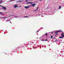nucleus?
Listing matches in <instances>:
<instances>
[{
	"instance_id": "obj_21",
	"label": "nucleus",
	"mask_w": 64,
	"mask_h": 64,
	"mask_svg": "<svg viewBox=\"0 0 64 64\" xmlns=\"http://www.w3.org/2000/svg\"><path fill=\"white\" fill-rule=\"evenodd\" d=\"M2 1V0H1V2H0V3H1V2Z\"/></svg>"
},
{
	"instance_id": "obj_25",
	"label": "nucleus",
	"mask_w": 64,
	"mask_h": 64,
	"mask_svg": "<svg viewBox=\"0 0 64 64\" xmlns=\"http://www.w3.org/2000/svg\"><path fill=\"white\" fill-rule=\"evenodd\" d=\"M42 41H44V40H42Z\"/></svg>"
},
{
	"instance_id": "obj_19",
	"label": "nucleus",
	"mask_w": 64,
	"mask_h": 64,
	"mask_svg": "<svg viewBox=\"0 0 64 64\" xmlns=\"http://www.w3.org/2000/svg\"><path fill=\"white\" fill-rule=\"evenodd\" d=\"M13 16V15H11L10 16Z\"/></svg>"
},
{
	"instance_id": "obj_15",
	"label": "nucleus",
	"mask_w": 64,
	"mask_h": 64,
	"mask_svg": "<svg viewBox=\"0 0 64 64\" xmlns=\"http://www.w3.org/2000/svg\"><path fill=\"white\" fill-rule=\"evenodd\" d=\"M63 38V37H60L59 38Z\"/></svg>"
},
{
	"instance_id": "obj_7",
	"label": "nucleus",
	"mask_w": 64,
	"mask_h": 64,
	"mask_svg": "<svg viewBox=\"0 0 64 64\" xmlns=\"http://www.w3.org/2000/svg\"><path fill=\"white\" fill-rule=\"evenodd\" d=\"M61 36L62 37H63L64 38V33H63L62 34Z\"/></svg>"
},
{
	"instance_id": "obj_32",
	"label": "nucleus",
	"mask_w": 64,
	"mask_h": 64,
	"mask_svg": "<svg viewBox=\"0 0 64 64\" xmlns=\"http://www.w3.org/2000/svg\"><path fill=\"white\" fill-rule=\"evenodd\" d=\"M10 22L11 23V22Z\"/></svg>"
},
{
	"instance_id": "obj_14",
	"label": "nucleus",
	"mask_w": 64,
	"mask_h": 64,
	"mask_svg": "<svg viewBox=\"0 0 64 64\" xmlns=\"http://www.w3.org/2000/svg\"><path fill=\"white\" fill-rule=\"evenodd\" d=\"M14 17H15V18H18V16H14Z\"/></svg>"
},
{
	"instance_id": "obj_22",
	"label": "nucleus",
	"mask_w": 64,
	"mask_h": 64,
	"mask_svg": "<svg viewBox=\"0 0 64 64\" xmlns=\"http://www.w3.org/2000/svg\"><path fill=\"white\" fill-rule=\"evenodd\" d=\"M19 7H21V5Z\"/></svg>"
},
{
	"instance_id": "obj_13",
	"label": "nucleus",
	"mask_w": 64,
	"mask_h": 64,
	"mask_svg": "<svg viewBox=\"0 0 64 64\" xmlns=\"http://www.w3.org/2000/svg\"><path fill=\"white\" fill-rule=\"evenodd\" d=\"M25 18H29V17H28V16H24Z\"/></svg>"
},
{
	"instance_id": "obj_20",
	"label": "nucleus",
	"mask_w": 64,
	"mask_h": 64,
	"mask_svg": "<svg viewBox=\"0 0 64 64\" xmlns=\"http://www.w3.org/2000/svg\"><path fill=\"white\" fill-rule=\"evenodd\" d=\"M38 31H39V30H38V31H37L36 32L37 33V32H38Z\"/></svg>"
},
{
	"instance_id": "obj_18",
	"label": "nucleus",
	"mask_w": 64,
	"mask_h": 64,
	"mask_svg": "<svg viewBox=\"0 0 64 64\" xmlns=\"http://www.w3.org/2000/svg\"><path fill=\"white\" fill-rule=\"evenodd\" d=\"M11 1H14V0H11Z\"/></svg>"
},
{
	"instance_id": "obj_26",
	"label": "nucleus",
	"mask_w": 64,
	"mask_h": 64,
	"mask_svg": "<svg viewBox=\"0 0 64 64\" xmlns=\"http://www.w3.org/2000/svg\"><path fill=\"white\" fill-rule=\"evenodd\" d=\"M0 6H1V7H2V6H0Z\"/></svg>"
},
{
	"instance_id": "obj_6",
	"label": "nucleus",
	"mask_w": 64,
	"mask_h": 64,
	"mask_svg": "<svg viewBox=\"0 0 64 64\" xmlns=\"http://www.w3.org/2000/svg\"><path fill=\"white\" fill-rule=\"evenodd\" d=\"M36 5V4H34L32 5H31L30 6H32V7H34L35 5Z\"/></svg>"
},
{
	"instance_id": "obj_5",
	"label": "nucleus",
	"mask_w": 64,
	"mask_h": 64,
	"mask_svg": "<svg viewBox=\"0 0 64 64\" xmlns=\"http://www.w3.org/2000/svg\"><path fill=\"white\" fill-rule=\"evenodd\" d=\"M14 6V8H17V7H18V6L17 4H16L14 5V6Z\"/></svg>"
},
{
	"instance_id": "obj_8",
	"label": "nucleus",
	"mask_w": 64,
	"mask_h": 64,
	"mask_svg": "<svg viewBox=\"0 0 64 64\" xmlns=\"http://www.w3.org/2000/svg\"><path fill=\"white\" fill-rule=\"evenodd\" d=\"M38 8H39V7L38 6V7L36 9V10H34V12H35V11H37V10H38Z\"/></svg>"
},
{
	"instance_id": "obj_24",
	"label": "nucleus",
	"mask_w": 64,
	"mask_h": 64,
	"mask_svg": "<svg viewBox=\"0 0 64 64\" xmlns=\"http://www.w3.org/2000/svg\"><path fill=\"white\" fill-rule=\"evenodd\" d=\"M33 49H34V48H35V47H34L33 48Z\"/></svg>"
},
{
	"instance_id": "obj_9",
	"label": "nucleus",
	"mask_w": 64,
	"mask_h": 64,
	"mask_svg": "<svg viewBox=\"0 0 64 64\" xmlns=\"http://www.w3.org/2000/svg\"><path fill=\"white\" fill-rule=\"evenodd\" d=\"M0 14H1V15H4L3 13L1 12H0Z\"/></svg>"
},
{
	"instance_id": "obj_31",
	"label": "nucleus",
	"mask_w": 64,
	"mask_h": 64,
	"mask_svg": "<svg viewBox=\"0 0 64 64\" xmlns=\"http://www.w3.org/2000/svg\"><path fill=\"white\" fill-rule=\"evenodd\" d=\"M40 14H39V16H40Z\"/></svg>"
},
{
	"instance_id": "obj_3",
	"label": "nucleus",
	"mask_w": 64,
	"mask_h": 64,
	"mask_svg": "<svg viewBox=\"0 0 64 64\" xmlns=\"http://www.w3.org/2000/svg\"><path fill=\"white\" fill-rule=\"evenodd\" d=\"M30 6H25L24 8H25V9H28V8H29L30 7Z\"/></svg>"
},
{
	"instance_id": "obj_27",
	"label": "nucleus",
	"mask_w": 64,
	"mask_h": 64,
	"mask_svg": "<svg viewBox=\"0 0 64 64\" xmlns=\"http://www.w3.org/2000/svg\"><path fill=\"white\" fill-rule=\"evenodd\" d=\"M41 28L43 29V28Z\"/></svg>"
},
{
	"instance_id": "obj_23",
	"label": "nucleus",
	"mask_w": 64,
	"mask_h": 64,
	"mask_svg": "<svg viewBox=\"0 0 64 64\" xmlns=\"http://www.w3.org/2000/svg\"><path fill=\"white\" fill-rule=\"evenodd\" d=\"M39 1H42V0H39Z\"/></svg>"
},
{
	"instance_id": "obj_4",
	"label": "nucleus",
	"mask_w": 64,
	"mask_h": 64,
	"mask_svg": "<svg viewBox=\"0 0 64 64\" xmlns=\"http://www.w3.org/2000/svg\"><path fill=\"white\" fill-rule=\"evenodd\" d=\"M2 9H3L4 10H6V7H4L3 6H2Z\"/></svg>"
},
{
	"instance_id": "obj_29",
	"label": "nucleus",
	"mask_w": 64,
	"mask_h": 64,
	"mask_svg": "<svg viewBox=\"0 0 64 64\" xmlns=\"http://www.w3.org/2000/svg\"><path fill=\"white\" fill-rule=\"evenodd\" d=\"M53 32H52V34H53Z\"/></svg>"
},
{
	"instance_id": "obj_16",
	"label": "nucleus",
	"mask_w": 64,
	"mask_h": 64,
	"mask_svg": "<svg viewBox=\"0 0 64 64\" xmlns=\"http://www.w3.org/2000/svg\"><path fill=\"white\" fill-rule=\"evenodd\" d=\"M46 36H47V33H46V34H45Z\"/></svg>"
},
{
	"instance_id": "obj_17",
	"label": "nucleus",
	"mask_w": 64,
	"mask_h": 64,
	"mask_svg": "<svg viewBox=\"0 0 64 64\" xmlns=\"http://www.w3.org/2000/svg\"><path fill=\"white\" fill-rule=\"evenodd\" d=\"M51 38H53V36H51Z\"/></svg>"
},
{
	"instance_id": "obj_2",
	"label": "nucleus",
	"mask_w": 64,
	"mask_h": 64,
	"mask_svg": "<svg viewBox=\"0 0 64 64\" xmlns=\"http://www.w3.org/2000/svg\"><path fill=\"white\" fill-rule=\"evenodd\" d=\"M32 3H33V2H27L26 4H32Z\"/></svg>"
},
{
	"instance_id": "obj_28",
	"label": "nucleus",
	"mask_w": 64,
	"mask_h": 64,
	"mask_svg": "<svg viewBox=\"0 0 64 64\" xmlns=\"http://www.w3.org/2000/svg\"><path fill=\"white\" fill-rule=\"evenodd\" d=\"M47 41V40H45V41Z\"/></svg>"
},
{
	"instance_id": "obj_10",
	"label": "nucleus",
	"mask_w": 64,
	"mask_h": 64,
	"mask_svg": "<svg viewBox=\"0 0 64 64\" xmlns=\"http://www.w3.org/2000/svg\"><path fill=\"white\" fill-rule=\"evenodd\" d=\"M2 19H5V18H7V17L2 18Z\"/></svg>"
},
{
	"instance_id": "obj_33",
	"label": "nucleus",
	"mask_w": 64,
	"mask_h": 64,
	"mask_svg": "<svg viewBox=\"0 0 64 64\" xmlns=\"http://www.w3.org/2000/svg\"><path fill=\"white\" fill-rule=\"evenodd\" d=\"M41 41H42V40H41Z\"/></svg>"
},
{
	"instance_id": "obj_30",
	"label": "nucleus",
	"mask_w": 64,
	"mask_h": 64,
	"mask_svg": "<svg viewBox=\"0 0 64 64\" xmlns=\"http://www.w3.org/2000/svg\"><path fill=\"white\" fill-rule=\"evenodd\" d=\"M42 17H43V16H42Z\"/></svg>"
},
{
	"instance_id": "obj_1",
	"label": "nucleus",
	"mask_w": 64,
	"mask_h": 64,
	"mask_svg": "<svg viewBox=\"0 0 64 64\" xmlns=\"http://www.w3.org/2000/svg\"><path fill=\"white\" fill-rule=\"evenodd\" d=\"M61 32V30H58V31L56 32H55V33L56 35H57V34H58L57 33H58V32Z\"/></svg>"
},
{
	"instance_id": "obj_12",
	"label": "nucleus",
	"mask_w": 64,
	"mask_h": 64,
	"mask_svg": "<svg viewBox=\"0 0 64 64\" xmlns=\"http://www.w3.org/2000/svg\"><path fill=\"white\" fill-rule=\"evenodd\" d=\"M61 6H59V9H61Z\"/></svg>"
},
{
	"instance_id": "obj_11",
	"label": "nucleus",
	"mask_w": 64,
	"mask_h": 64,
	"mask_svg": "<svg viewBox=\"0 0 64 64\" xmlns=\"http://www.w3.org/2000/svg\"><path fill=\"white\" fill-rule=\"evenodd\" d=\"M28 1H30V0H26L25 2H27Z\"/></svg>"
}]
</instances>
